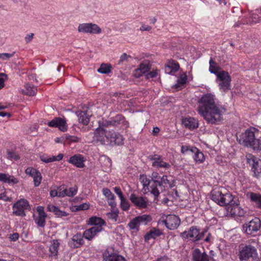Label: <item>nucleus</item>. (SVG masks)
Returning <instances> with one entry per match:
<instances>
[{
	"instance_id": "nucleus-1",
	"label": "nucleus",
	"mask_w": 261,
	"mask_h": 261,
	"mask_svg": "<svg viewBox=\"0 0 261 261\" xmlns=\"http://www.w3.org/2000/svg\"><path fill=\"white\" fill-rule=\"evenodd\" d=\"M215 95L212 93L203 94L198 100L197 111L208 123L215 124L222 119L225 109L216 103Z\"/></svg>"
},
{
	"instance_id": "nucleus-2",
	"label": "nucleus",
	"mask_w": 261,
	"mask_h": 261,
	"mask_svg": "<svg viewBox=\"0 0 261 261\" xmlns=\"http://www.w3.org/2000/svg\"><path fill=\"white\" fill-rule=\"evenodd\" d=\"M211 199L220 206H227V212L231 215L243 217L245 214L243 209L233 200L232 195L222 190H214L211 193Z\"/></svg>"
},
{
	"instance_id": "nucleus-3",
	"label": "nucleus",
	"mask_w": 261,
	"mask_h": 261,
	"mask_svg": "<svg viewBox=\"0 0 261 261\" xmlns=\"http://www.w3.org/2000/svg\"><path fill=\"white\" fill-rule=\"evenodd\" d=\"M94 134L93 141L97 145L110 143L120 145L123 144V136L113 130H107L100 126L94 130Z\"/></svg>"
},
{
	"instance_id": "nucleus-4",
	"label": "nucleus",
	"mask_w": 261,
	"mask_h": 261,
	"mask_svg": "<svg viewBox=\"0 0 261 261\" xmlns=\"http://www.w3.org/2000/svg\"><path fill=\"white\" fill-rule=\"evenodd\" d=\"M152 182L150 186V192L155 197H158L165 187H171L169 180L166 175L161 177L157 172H153L151 174Z\"/></svg>"
},
{
	"instance_id": "nucleus-5",
	"label": "nucleus",
	"mask_w": 261,
	"mask_h": 261,
	"mask_svg": "<svg viewBox=\"0 0 261 261\" xmlns=\"http://www.w3.org/2000/svg\"><path fill=\"white\" fill-rule=\"evenodd\" d=\"M231 77L228 72L220 71L216 75V82L218 84L219 90L226 93L230 89Z\"/></svg>"
},
{
	"instance_id": "nucleus-6",
	"label": "nucleus",
	"mask_w": 261,
	"mask_h": 261,
	"mask_svg": "<svg viewBox=\"0 0 261 261\" xmlns=\"http://www.w3.org/2000/svg\"><path fill=\"white\" fill-rule=\"evenodd\" d=\"M151 220V217L149 215L143 214L131 220L128 223V226L133 232H137L139 231L140 225H146Z\"/></svg>"
},
{
	"instance_id": "nucleus-7",
	"label": "nucleus",
	"mask_w": 261,
	"mask_h": 261,
	"mask_svg": "<svg viewBox=\"0 0 261 261\" xmlns=\"http://www.w3.org/2000/svg\"><path fill=\"white\" fill-rule=\"evenodd\" d=\"M239 257L240 260H246L249 258H252L253 260L257 258V253L256 248L251 245H245L240 248Z\"/></svg>"
},
{
	"instance_id": "nucleus-8",
	"label": "nucleus",
	"mask_w": 261,
	"mask_h": 261,
	"mask_svg": "<svg viewBox=\"0 0 261 261\" xmlns=\"http://www.w3.org/2000/svg\"><path fill=\"white\" fill-rule=\"evenodd\" d=\"M258 131L254 128H250L242 133L238 139L240 144L248 147L256 137Z\"/></svg>"
},
{
	"instance_id": "nucleus-9",
	"label": "nucleus",
	"mask_w": 261,
	"mask_h": 261,
	"mask_svg": "<svg viewBox=\"0 0 261 261\" xmlns=\"http://www.w3.org/2000/svg\"><path fill=\"white\" fill-rule=\"evenodd\" d=\"M102 126L107 127L113 126L118 127L120 129H126L129 126L128 122L125 120V118L121 115H117L111 119V120L103 123Z\"/></svg>"
},
{
	"instance_id": "nucleus-10",
	"label": "nucleus",
	"mask_w": 261,
	"mask_h": 261,
	"mask_svg": "<svg viewBox=\"0 0 261 261\" xmlns=\"http://www.w3.org/2000/svg\"><path fill=\"white\" fill-rule=\"evenodd\" d=\"M77 31L80 33L91 34H99L101 29L96 24L93 23H83L79 25Z\"/></svg>"
},
{
	"instance_id": "nucleus-11",
	"label": "nucleus",
	"mask_w": 261,
	"mask_h": 261,
	"mask_svg": "<svg viewBox=\"0 0 261 261\" xmlns=\"http://www.w3.org/2000/svg\"><path fill=\"white\" fill-rule=\"evenodd\" d=\"M247 162L252 165V170L256 177H261V160L251 154L246 155Z\"/></svg>"
},
{
	"instance_id": "nucleus-12",
	"label": "nucleus",
	"mask_w": 261,
	"mask_h": 261,
	"mask_svg": "<svg viewBox=\"0 0 261 261\" xmlns=\"http://www.w3.org/2000/svg\"><path fill=\"white\" fill-rule=\"evenodd\" d=\"M205 232L200 231L196 227L192 226L188 230L183 232L184 237L192 241H197L202 239Z\"/></svg>"
},
{
	"instance_id": "nucleus-13",
	"label": "nucleus",
	"mask_w": 261,
	"mask_h": 261,
	"mask_svg": "<svg viewBox=\"0 0 261 261\" xmlns=\"http://www.w3.org/2000/svg\"><path fill=\"white\" fill-rule=\"evenodd\" d=\"M29 207L28 201L24 199L18 200L13 206V213L18 216L23 217L25 216L24 210Z\"/></svg>"
},
{
	"instance_id": "nucleus-14",
	"label": "nucleus",
	"mask_w": 261,
	"mask_h": 261,
	"mask_svg": "<svg viewBox=\"0 0 261 261\" xmlns=\"http://www.w3.org/2000/svg\"><path fill=\"white\" fill-rule=\"evenodd\" d=\"M148 159L151 161L152 166L156 168H164L168 170L170 168L171 165L169 163L164 161L161 155L159 154H151L148 156Z\"/></svg>"
},
{
	"instance_id": "nucleus-15",
	"label": "nucleus",
	"mask_w": 261,
	"mask_h": 261,
	"mask_svg": "<svg viewBox=\"0 0 261 261\" xmlns=\"http://www.w3.org/2000/svg\"><path fill=\"white\" fill-rule=\"evenodd\" d=\"M162 222L165 224L168 229L174 230L177 228L180 223L179 218L175 215H168L162 217Z\"/></svg>"
},
{
	"instance_id": "nucleus-16",
	"label": "nucleus",
	"mask_w": 261,
	"mask_h": 261,
	"mask_svg": "<svg viewBox=\"0 0 261 261\" xmlns=\"http://www.w3.org/2000/svg\"><path fill=\"white\" fill-rule=\"evenodd\" d=\"M261 226V221L258 218H254L243 226V229L248 234L251 235L259 230Z\"/></svg>"
},
{
	"instance_id": "nucleus-17",
	"label": "nucleus",
	"mask_w": 261,
	"mask_h": 261,
	"mask_svg": "<svg viewBox=\"0 0 261 261\" xmlns=\"http://www.w3.org/2000/svg\"><path fill=\"white\" fill-rule=\"evenodd\" d=\"M129 199L131 202L139 208H146L148 205V202L146 197L138 196L135 194H132L130 195Z\"/></svg>"
},
{
	"instance_id": "nucleus-18",
	"label": "nucleus",
	"mask_w": 261,
	"mask_h": 261,
	"mask_svg": "<svg viewBox=\"0 0 261 261\" xmlns=\"http://www.w3.org/2000/svg\"><path fill=\"white\" fill-rule=\"evenodd\" d=\"M47 124L51 127H58L62 132H65L67 130V124L65 118L56 117L49 121Z\"/></svg>"
},
{
	"instance_id": "nucleus-19",
	"label": "nucleus",
	"mask_w": 261,
	"mask_h": 261,
	"mask_svg": "<svg viewBox=\"0 0 261 261\" xmlns=\"http://www.w3.org/2000/svg\"><path fill=\"white\" fill-rule=\"evenodd\" d=\"M86 159L81 154H76L71 156L68 163L75 166L76 167L82 168L85 167V162Z\"/></svg>"
},
{
	"instance_id": "nucleus-20",
	"label": "nucleus",
	"mask_w": 261,
	"mask_h": 261,
	"mask_svg": "<svg viewBox=\"0 0 261 261\" xmlns=\"http://www.w3.org/2000/svg\"><path fill=\"white\" fill-rule=\"evenodd\" d=\"M182 124L186 128L193 130L198 127L199 123L198 120L195 118L186 117L182 118Z\"/></svg>"
},
{
	"instance_id": "nucleus-21",
	"label": "nucleus",
	"mask_w": 261,
	"mask_h": 261,
	"mask_svg": "<svg viewBox=\"0 0 261 261\" xmlns=\"http://www.w3.org/2000/svg\"><path fill=\"white\" fill-rule=\"evenodd\" d=\"M37 212L38 215L35 219V222L39 226L43 227L45 225L46 218V214L44 212V207L41 206H38Z\"/></svg>"
},
{
	"instance_id": "nucleus-22",
	"label": "nucleus",
	"mask_w": 261,
	"mask_h": 261,
	"mask_svg": "<svg viewBox=\"0 0 261 261\" xmlns=\"http://www.w3.org/2000/svg\"><path fill=\"white\" fill-rule=\"evenodd\" d=\"M102 261H126L125 258L121 255L116 253H110L106 251L103 254Z\"/></svg>"
},
{
	"instance_id": "nucleus-23",
	"label": "nucleus",
	"mask_w": 261,
	"mask_h": 261,
	"mask_svg": "<svg viewBox=\"0 0 261 261\" xmlns=\"http://www.w3.org/2000/svg\"><path fill=\"white\" fill-rule=\"evenodd\" d=\"M87 223L88 225H93L95 228H100L101 231L103 229L102 227L106 225V223L103 219L96 216H92L87 221Z\"/></svg>"
},
{
	"instance_id": "nucleus-24",
	"label": "nucleus",
	"mask_w": 261,
	"mask_h": 261,
	"mask_svg": "<svg viewBox=\"0 0 261 261\" xmlns=\"http://www.w3.org/2000/svg\"><path fill=\"white\" fill-rule=\"evenodd\" d=\"M64 155L62 153H59L57 156L50 155L47 154H42L40 155L41 161L44 163H49L56 161H61L63 158Z\"/></svg>"
},
{
	"instance_id": "nucleus-25",
	"label": "nucleus",
	"mask_w": 261,
	"mask_h": 261,
	"mask_svg": "<svg viewBox=\"0 0 261 261\" xmlns=\"http://www.w3.org/2000/svg\"><path fill=\"white\" fill-rule=\"evenodd\" d=\"M193 261H210L208 255L205 252H201L199 249H195L192 253Z\"/></svg>"
},
{
	"instance_id": "nucleus-26",
	"label": "nucleus",
	"mask_w": 261,
	"mask_h": 261,
	"mask_svg": "<svg viewBox=\"0 0 261 261\" xmlns=\"http://www.w3.org/2000/svg\"><path fill=\"white\" fill-rule=\"evenodd\" d=\"M101 231L100 228L92 227L84 232L83 236L86 239L90 241Z\"/></svg>"
},
{
	"instance_id": "nucleus-27",
	"label": "nucleus",
	"mask_w": 261,
	"mask_h": 261,
	"mask_svg": "<svg viewBox=\"0 0 261 261\" xmlns=\"http://www.w3.org/2000/svg\"><path fill=\"white\" fill-rule=\"evenodd\" d=\"M83 236L80 233L74 235L69 242V245L71 248H78L83 244Z\"/></svg>"
},
{
	"instance_id": "nucleus-28",
	"label": "nucleus",
	"mask_w": 261,
	"mask_h": 261,
	"mask_svg": "<svg viewBox=\"0 0 261 261\" xmlns=\"http://www.w3.org/2000/svg\"><path fill=\"white\" fill-rule=\"evenodd\" d=\"M192 149V153H194L193 158L194 161L197 163H202L205 159L203 153L196 147Z\"/></svg>"
},
{
	"instance_id": "nucleus-29",
	"label": "nucleus",
	"mask_w": 261,
	"mask_h": 261,
	"mask_svg": "<svg viewBox=\"0 0 261 261\" xmlns=\"http://www.w3.org/2000/svg\"><path fill=\"white\" fill-rule=\"evenodd\" d=\"M77 116L80 123L86 125L89 122L91 114H88L87 112L78 111Z\"/></svg>"
},
{
	"instance_id": "nucleus-30",
	"label": "nucleus",
	"mask_w": 261,
	"mask_h": 261,
	"mask_svg": "<svg viewBox=\"0 0 261 261\" xmlns=\"http://www.w3.org/2000/svg\"><path fill=\"white\" fill-rule=\"evenodd\" d=\"M0 181L3 182L14 184H17L18 180L14 177V176L9 175V174L0 173Z\"/></svg>"
},
{
	"instance_id": "nucleus-31",
	"label": "nucleus",
	"mask_w": 261,
	"mask_h": 261,
	"mask_svg": "<svg viewBox=\"0 0 261 261\" xmlns=\"http://www.w3.org/2000/svg\"><path fill=\"white\" fill-rule=\"evenodd\" d=\"M12 192L10 190H6L3 186H0V199L5 201H12V197L10 194Z\"/></svg>"
},
{
	"instance_id": "nucleus-32",
	"label": "nucleus",
	"mask_w": 261,
	"mask_h": 261,
	"mask_svg": "<svg viewBox=\"0 0 261 261\" xmlns=\"http://www.w3.org/2000/svg\"><path fill=\"white\" fill-rule=\"evenodd\" d=\"M47 210L49 212L54 213L58 217H67L69 215L68 213L61 211L58 207L53 204H48Z\"/></svg>"
},
{
	"instance_id": "nucleus-33",
	"label": "nucleus",
	"mask_w": 261,
	"mask_h": 261,
	"mask_svg": "<svg viewBox=\"0 0 261 261\" xmlns=\"http://www.w3.org/2000/svg\"><path fill=\"white\" fill-rule=\"evenodd\" d=\"M37 91V90L36 87L29 84H25L24 89H21L20 91L21 93L29 96H34L36 95Z\"/></svg>"
},
{
	"instance_id": "nucleus-34",
	"label": "nucleus",
	"mask_w": 261,
	"mask_h": 261,
	"mask_svg": "<svg viewBox=\"0 0 261 261\" xmlns=\"http://www.w3.org/2000/svg\"><path fill=\"white\" fill-rule=\"evenodd\" d=\"M60 243L58 240H54L49 247V252L51 256H56L58 253Z\"/></svg>"
},
{
	"instance_id": "nucleus-35",
	"label": "nucleus",
	"mask_w": 261,
	"mask_h": 261,
	"mask_svg": "<svg viewBox=\"0 0 261 261\" xmlns=\"http://www.w3.org/2000/svg\"><path fill=\"white\" fill-rule=\"evenodd\" d=\"M162 231L156 228H153L151 229L149 232L145 236V239L149 240L150 239H154L158 237H159L162 234Z\"/></svg>"
},
{
	"instance_id": "nucleus-36",
	"label": "nucleus",
	"mask_w": 261,
	"mask_h": 261,
	"mask_svg": "<svg viewBox=\"0 0 261 261\" xmlns=\"http://www.w3.org/2000/svg\"><path fill=\"white\" fill-rule=\"evenodd\" d=\"M209 71L216 75L219 73L220 68L217 65V63L211 58L209 61Z\"/></svg>"
},
{
	"instance_id": "nucleus-37",
	"label": "nucleus",
	"mask_w": 261,
	"mask_h": 261,
	"mask_svg": "<svg viewBox=\"0 0 261 261\" xmlns=\"http://www.w3.org/2000/svg\"><path fill=\"white\" fill-rule=\"evenodd\" d=\"M249 147L252 148L254 150H261V139L257 138L256 137L252 141V142L249 145Z\"/></svg>"
},
{
	"instance_id": "nucleus-38",
	"label": "nucleus",
	"mask_w": 261,
	"mask_h": 261,
	"mask_svg": "<svg viewBox=\"0 0 261 261\" xmlns=\"http://www.w3.org/2000/svg\"><path fill=\"white\" fill-rule=\"evenodd\" d=\"M250 198L258 207L261 208V195L251 193L250 195Z\"/></svg>"
},
{
	"instance_id": "nucleus-39",
	"label": "nucleus",
	"mask_w": 261,
	"mask_h": 261,
	"mask_svg": "<svg viewBox=\"0 0 261 261\" xmlns=\"http://www.w3.org/2000/svg\"><path fill=\"white\" fill-rule=\"evenodd\" d=\"M111 68L110 64L102 63L98 69L97 71L101 73L107 74L111 72Z\"/></svg>"
},
{
	"instance_id": "nucleus-40",
	"label": "nucleus",
	"mask_w": 261,
	"mask_h": 261,
	"mask_svg": "<svg viewBox=\"0 0 261 261\" xmlns=\"http://www.w3.org/2000/svg\"><path fill=\"white\" fill-rule=\"evenodd\" d=\"M139 68L141 70V71L143 73H147L150 70V65L147 62H144L140 64L139 65Z\"/></svg>"
},
{
	"instance_id": "nucleus-41",
	"label": "nucleus",
	"mask_w": 261,
	"mask_h": 261,
	"mask_svg": "<svg viewBox=\"0 0 261 261\" xmlns=\"http://www.w3.org/2000/svg\"><path fill=\"white\" fill-rule=\"evenodd\" d=\"M179 68V66L178 63H172L170 65H166L165 66V71L170 73V72H176Z\"/></svg>"
},
{
	"instance_id": "nucleus-42",
	"label": "nucleus",
	"mask_w": 261,
	"mask_h": 261,
	"mask_svg": "<svg viewBox=\"0 0 261 261\" xmlns=\"http://www.w3.org/2000/svg\"><path fill=\"white\" fill-rule=\"evenodd\" d=\"M66 193V196L68 197H73L75 195L77 192V187L74 186L70 187L68 189H64Z\"/></svg>"
},
{
	"instance_id": "nucleus-43",
	"label": "nucleus",
	"mask_w": 261,
	"mask_h": 261,
	"mask_svg": "<svg viewBox=\"0 0 261 261\" xmlns=\"http://www.w3.org/2000/svg\"><path fill=\"white\" fill-rule=\"evenodd\" d=\"M187 81V76L186 74L180 75L178 78L177 83L175 85V87L178 88L179 87L184 85L186 83Z\"/></svg>"
},
{
	"instance_id": "nucleus-44",
	"label": "nucleus",
	"mask_w": 261,
	"mask_h": 261,
	"mask_svg": "<svg viewBox=\"0 0 261 261\" xmlns=\"http://www.w3.org/2000/svg\"><path fill=\"white\" fill-rule=\"evenodd\" d=\"M107 216L113 222H116L118 217V211L117 210L112 211L111 212L108 213Z\"/></svg>"
},
{
	"instance_id": "nucleus-45",
	"label": "nucleus",
	"mask_w": 261,
	"mask_h": 261,
	"mask_svg": "<svg viewBox=\"0 0 261 261\" xmlns=\"http://www.w3.org/2000/svg\"><path fill=\"white\" fill-rule=\"evenodd\" d=\"M140 180L144 188L145 187L148 188L150 183V179L145 175H141Z\"/></svg>"
},
{
	"instance_id": "nucleus-46",
	"label": "nucleus",
	"mask_w": 261,
	"mask_h": 261,
	"mask_svg": "<svg viewBox=\"0 0 261 261\" xmlns=\"http://www.w3.org/2000/svg\"><path fill=\"white\" fill-rule=\"evenodd\" d=\"M120 207L124 211H127L129 209V203L125 198L120 200Z\"/></svg>"
},
{
	"instance_id": "nucleus-47",
	"label": "nucleus",
	"mask_w": 261,
	"mask_h": 261,
	"mask_svg": "<svg viewBox=\"0 0 261 261\" xmlns=\"http://www.w3.org/2000/svg\"><path fill=\"white\" fill-rule=\"evenodd\" d=\"M65 139L69 143H76L79 142L80 141V139L77 137L76 136H70L69 135H66L65 136Z\"/></svg>"
},
{
	"instance_id": "nucleus-48",
	"label": "nucleus",
	"mask_w": 261,
	"mask_h": 261,
	"mask_svg": "<svg viewBox=\"0 0 261 261\" xmlns=\"http://www.w3.org/2000/svg\"><path fill=\"white\" fill-rule=\"evenodd\" d=\"M102 193L107 198V200L112 199L114 197V195L111 192V191L108 188H104L102 189Z\"/></svg>"
},
{
	"instance_id": "nucleus-49",
	"label": "nucleus",
	"mask_w": 261,
	"mask_h": 261,
	"mask_svg": "<svg viewBox=\"0 0 261 261\" xmlns=\"http://www.w3.org/2000/svg\"><path fill=\"white\" fill-rule=\"evenodd\" d=\"M34 182L35 187H38L41 183L42 180V176L40 172L37 173V175L34 177Z\"/></svg>"
},
{
	"instance_id": "nucleus-50",
	"label": "nucleus",
	"mask_w": 261,
	"mask_h": 261,
	"mask_svg": "<svg viewBox=\"0 0 261 261\" xmlns=\"http://www.w3.org/2000/svg\"><path fill=\"white\" fill-rule=\"evenodd\" d=\"M8 158L11 160H17L20 157L18 154L13 151H9L7 152Z\"/></svg>"
},
{
	"instance_id": "nucleus-51",
	"label": "nucleus",
	"mask_w": 261,
	"mask_h": 261,
	"mask_svg": "<svg viewBox=\"0 0 261 261\" xmlns=\"http://www.w3.org/2000/svg\"><path fill=\"white\" fill-rule=\"evenodd\" d=\"M15 52H13L12 54L9 53H2L0 54V59L3 60H8L9 58L13 57L14 55Z\"/></svg>"
},
{
	"instance_id": "nucleus-52",
	"label": "nucleus",
	"mask_w": 261,
	"mask_h": 261,
	"mask_svg": "<svg viewBox=\"0 0 261 261\" xmlns=\"http://www.w3.org/2000/svg\"><path fill=\"white\" fill-rule=\"evenodd\" d=\"M158 74V70H152L151 71H150L149 72H148V73L146 74V78L149 79L150 78H153L157 76Z\"/></svg>"
},
{
	"instance_id": "nucleus-53",
	"label": "nucleus",
	"mask_w": 261,
	"mask_h": 261,
	"mask_svg": "<svg viewBox=\"0 0 261 261\" xmlns=\"http://www.w3.org/2000/svg\"><path fill=\"white\" fill-rule=\"evenodd\" d=\"M195 147L191 146H184L182 145L181 147V152L182 153H186L188 151H190L192 152V149L195 148Z\"/></svg>"
},
{
	"instance_id": "nucleus-54",
	"label": "nucleus",
	"mask_w": 261,
	"mask_h": 261,
	"mask_svg": "<svg viewBox=\"0 0 261 261\" xmlns=\"http://www.w3.org/2000/svg\"><path fill=\"white\" fill-rule=\"evenodd\" d=\"M19 238V234L17 232L13 233L10 235L9 239L11 241H16Z\"/></svg>"
},
{
	"instance_id": "nucleus-55",
	"label": "nucleus",
	"mask_w": 261,
	"mask_h": 261,
	"mask_svg": "<svg viewBox=\"0 0 261 261\" xmlns=\"http://www.w3.org/2000/svg\"><path fill=\"white\" fill-rule=\"evenodd\" d=\"M65 196H66L65 190H62L61 187H60L58 190V197H64Z\"/></svg>"
},
{
	"instance_id": "nucleus-56",
	"label": "nucleus",
	"mask_w": 261,
	"mask_h": 261,
	"mask_svg": "<svg viewBox=\"0 0 261 261\" xmlns=\"http://www.w3.org/2000/svg\"><path fill=\"white\" fill-rule=\"evenodd\" d=\"M34 36V35L33 33H30L29 34L27 35L24 38L26 43H28L30 42L33 39Z\"/></svg>"
},
{
	"instance_id": "nucleus-57",
	"label": "nucleus",
	"mask_w": 261,
	"mask_h": 261,
	"mask_svg": "<svg viewBox=\"0 0 261 261\" xmlns=\"http://www.w3.org/2000/svg\"><path fill=\"white\" fill-rule=\"evenodd\" d=\"M143 74V73L141 71V70H140V69L139 68L135 69L133 73V75H134V76H135L136 77H137V78L141 76Z\"/></svg>"
},
{
	"instance_id": "nucleus-58",
	"label": "nucleus",
	"mask_w": 261,
	"mask_h": 261,
	"mask_svg": "<svg viewBox=\"0 0 261 261\" xmlns=\"http://www.w3.org/2000/svg\"><path fill=\"white\" fill-rule=\"evenodd\" d=\"M89 208V205L86 204V203H83V204H81L80 205H79L76 210H87Z\"/></svg>"
},
{
	"instance_id": "nucleus-59",
	"label": "nucleus",
	"mask_w": 261,
	"mask_h": 261,
	"mask_svg": "<svg viewBox=\"0 0 261 261\" xmlns=\"http://www.w3.org/2000/svg\"><path fill=\"white\" fill-rule=\"evenodd\" d=\"M128 57H129V56H128L126 53L123 54L120 58V60L119 61L118 63L120 64L121 62H122L125 60H127V58H128Z\"/></svg>"
},
{
	"instance_id": "nucleus-60",
	"label": "nucleus",
	"mask_w": 261,
	"mask_h": 261,
	"mask_svg": "<svg viewBox=\"0 0 261 261\" xmlns=\"http://www.w3.org/2000/svg\"><path fill=\"white\" fill-rule=\"evenodd\" d=\"M108 204L110 206H111V207L112 208H114L116 206V203L115 201V197H113V200L112 199H108Z\"/></svg>"
},
{
	"instance_id": "nucleus-61",
	"label": "nucleus",
	"mask_w": 261,
	"mask_h": 261,
	"mask_svg": "<svg viewBox=\"0 0 261 261\" xmlns=\"http://www.w3.org/2000/svg\"><path fill=\"white\" fill-rule=\"evenodd\" d=\"M151 29V27L148 25L143 24L140 30L142 31H149Z\"/></svg>"
},
{
	"instance_id": "nucleus-62",
	"label": "nucleus",
	"mask_w": 261,
	"mask_h": 261,
	"mask_svg": "<svg viewBox=\"0 0 261 261\" xmlns=\"http://www.w3.org/2000/svg\"><path fill=\"white\" fill-rule=\"evenodd\" d=\"M35 171V168L32 167H28L25 169V172L27 174L29 175L30 176L33 173V172Z\"/></svg>"
},
{
	"instance_id": "nucleus-63",
	"label": "nucleus",
	"mask_w": 261,
	"mask_h": 261,
	"mask_svg": "<svg viewBox=\"0 0 261 261\" xmlns=\"http://www.w3.org/2000/svg\"><path fill=\"white\" fill-rule=\"evenodd\" d=\"M50 195L51 197L58 196V190H51L50 191Z\"/></svg>"
},
{
	"instance_id": "nucleus-64",
	"label": "nucleus",
	"mask_w": 261,
	"mask_h": 261,
	"mask_svg": "<svg viewBox=\"0 0 261 261\" xmlns=\"http://www.w3.org/2000/svg\"><path fill=\"white\" fill-rule=\"evenodd\" d=\"M160 131V129L158 127H153L152 133L153 135H156Z\"/></svg>"
}]
</instances>
